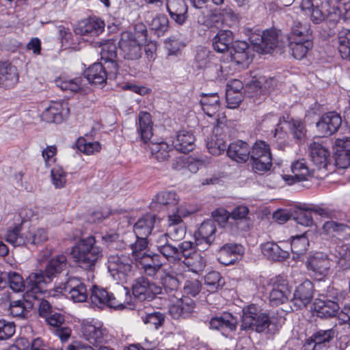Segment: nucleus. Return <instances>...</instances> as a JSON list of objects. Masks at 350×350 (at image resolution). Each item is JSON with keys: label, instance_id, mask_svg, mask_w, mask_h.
I'll return each mask as SVG.
<instances>
[{"label": "nucleus", "instance_id": "nucleus-1", "mask_svg": "<svg viewBox=\"0 0 350 350\" xmlns=\"http://www.w3.org/2000/svg\"><path fill=\"white\" fill-rule=\"evenodd\" d=\"M71 255L78 265L87 270H92L103 257V250L97 245L94 236L79 240L72 247Z\"/></svg>", "mask_w": 350, "mask_h": 350}, {"label": "nucleus", "instance_id": "nucleus-2", "mask_svg": "<svg viewBox=\"0 0 350 350\" xmlns=\"http://www.w3.org/2000/svg\"><path fill=\"white\" fill-rule=\"evenodd\" d=\"M242 312L241 329L271 334L276 332V325L272 322L269 316L256 305L251 304L244 307Z\"/></svg>", "mask_w": 350, "mask_h": 350}, {"label": "nucleus", "instance_id": "nucleus-3", "mask_svg": "<svg viewBox=\"0 0 350 350\" xmlns=\"http://www.w3.org/2000/svg\"><path fill=\"white\" fill-rule=\"evenodd\" d=\"M128 293V289L123 288L120 293L115 296L113 293L109 294L105 288L94 286L92 289L90 299L92 306L98 308H103L107 306L116 309H122L128 304V301L123 299Z\"/></svg>", "mask_w": 350, "mask_h": 350}, {"label": "nucleus", "instance_id": "nucleus-4", "mask_svg": "<svg viewBox=\"0 0 350 350\" xmlns=\"http://www.w3.org/2000/svg\"><path fill=\"white\" fill-rule=\"evenodd\" d=\"M132 262V260L126 255H110L107 267L114 280L126 283L133 276Z\"/></svg>", "mask_w": 350, "mask_h": 350}, {"label": "nucleus", "instance_id": "nucleus-5", "mask_svg": "<svg viewBox=\"0 0 350 350\" xmlns=\"http://www.w3.org/2000/svg\"><path fill=\"white\" fill-rule=\"evenodd\" d=\"M45 282L44 276L42 272L32 273L25 282L23 281V318L25 317V311L33 309L36 302H38V295L42 293L41 284Z\"/></svg>", "mask_w": 350, "mask_h": 350}, {"label": "nucleus", "instance_id": "nucleus-6", "mask_svg": "<svg viewBox=\"0 0 350 350\" xmlns=\"http://www.w3.org/2000/svg\"><path fill=\"white\" fill-rule=\"evenodd\" d=\"M250 41L254 49L260 53H270L279 45V33L275 29L252 33Z\"/></svg>", "mask_w": 350, "mask_h": 350}, {"label": "nucleus", "instance_id": "nucleus-7", "mask_svg": "<svg viewBox=\"0 0 350 350\" xmlns=\"http://www.w3.org/2000/svg\"><path fill=\"white\" fill-rule=\"evenodd\" d=\"M252 167L259 172L267 171L271 167V154L269 144L265 142H256L250 150Z\"/></svg>", "mask_w": 350, "mask_h": 350}, {"label": "nucleus", "instance_id": "nucleus-8", "mask_svg": "<svg viewBox=\"0 0 350 350\" xmlns=\"http://www.w3.org/2000/svg\"><path fill=\"white\" fill-rule=\"evenodd\" d=\"M142 45L131 32L124 31L119 41L120 55L126 60L136 61L142 55Z\"/></svg>", "mask_w": 350, "mask_h": 350}, {"label": "nucleus", "instance_id": "nucleus-9", "mask_svg": "<svg viewBox=\"0 0 350 350\" xmlns=\"http://www.w3.org/2000/svg\"><path fill=\"white\" fill-rule=\"evenodd\" d=\"M271 291L269 293V303L273 306H278L288 301L291 291L286 278L282 275H277L269 281Z\"/></svg>", "mask_w": 350, "mask_h": 350}, {"label": "nucleus", "instance_id": "nucleus-10", "mask_svg": "<svg viewBox=\"0 0 350 350\" xmlns=\"http://www.w3.org/2000/svg\"><path fill=\"white\" fill-rule=\"evenodd\" d=\"M161 286L144 276L136 278L132 284L133 294L139 301H151L161 294Z\"/></svg>", "mask_w": 350, "mask_h": 350}, {"label": "nucleus", "instance_id": "nucleus-11", "mask_svg": "<svg viewBox=\"0 0 350 350\" xmlns=\"http://www.w3.org/2000/svg\"><path fill=\"white\" fill-rule=\"evenodd\" d=\"M306 267L312 277L321 281L328 275L331 261L327 255L316 253L308 258Z\"/></svg>", "mask_w": 350, "mask_h": 350}, {"label": "nucleus", "instance_id": "nucleus-12", "mask_svg": "<svg viewBox=\"0 0 350 350\" xmlns=\"http://www.w3.org/2000/svg\"><path fill=\"white\" fill-rule=\"evenodd\" d=\"M342 119L336 111L323 113L317 122L318 131L323 135L328 136L336 133L340 127Z\"/></svg>", "mask_w": 350, "mask_h": 350}, {"label": "nucleus", "instance_id": "nucleus-13", "mask_svg": "<svg viewBox=\"0 0 350 350\" xmlns=\"http://www.w3.org/2000/svg\"><path fill=\"white\" fill-rule=\"evenodd\" d=\"M291 172L292 174L282 175L283 180L288 185L306 181L313 176V172L309 170L304 159L293 163L291 165Z\"/></svg>", "mask_w": 350, "mask_h": 350}, {"label": "nucleus", "instance_id": "nucleus-14", "mask_svg": "<svg viewBox=\"0 0 350 350\" xmlns=\"http://www.w3.org/2000/svg\"><path fill=\"white\" fill-rule=\"evenodd\" d=\"M215 232V221L207 219L203 221L194 234L196 245L201 246L204 244L206 247H202V249L206 250L214 241Z\"/></svg>", "mask_w": 350, "mask_h": 350}, {"label": "nucleus", "instance_id": "nucleus-15", "mask_svg": "<svg viewBox=\"0 0 350 350\" xmlns=\"http://www.w3.org/2000/svg\"><path fill=\"white\" fill-rule=\"evenodd\" d=\"M62 289L70 295V299L75 302H83L88 299L86 286L77 278H69Z\"/></svg>", "mask_w": 350, "mask_h": 350}, {"label": "nucleus", "instance_id": "nucleus-16", "mask_svg": "<svg viewBox=\"0 0 350 350\" xmlns=\"http://www.w3.org/2000/svg\"><path fill=\"white\" fill-rule=\"evenodd\" d=\"M314 295V285L309 280L300 284L295 291L293 302L297 309H301L310 304Z\"/></svg>", "mask_w": 350, "mask_h": 350}, {"label": "nucleus", "instance_id": "nucleus-17", "mask_svg": "<svg viewBox=\"0 0 350 350\" xmlns=\"http://www.w3.org/2000/svg\"><path fill=\"white\" fill-rule=\"evenodd\" d=\"M105 23L103 21L96 18H90L81 21L75 31L76 34L87 36L96 37L104 31Z\"/></svg>", "mask_w": 350, "mask_h": 350}, {"label": "nucleus", "instance_id": "nucleus-18", "mask_svg": "<svg viewBox=\"0 0 350 350\" xmlns=\"http://www.w3.org/2000/svg\"><path fill=\"white\" fill-rule=\"evenodd\" d=\"M177 298L175 303L169 307V313L175 319H185L189 317L195 308V302L189 297Z\"/></svg>", "mask_w": 350, "mask_h": 350}, {"label": "nucleus", "instance_id": "nucleus-19", "mask_svg": "<svg viewBox=\"0 0 350 350\" xmlns=\"http://www.w3.org/2000/svg\"><path fill=\"white\" fill-rule=\"evenodd\" d=\"M69 113L66 104L52 103L42 113V119L51 123H60Z\"/></svg>", "mask_w": 350, "mask_h": 350}, {"label": "nucleus", "instance_id": "nucleus-20", "mask_svg": "<svg viewBox=\"0 0 350 350\" xmlns=\"http://www.w3.org/2000/svg\"><path fill=\"white\" fill-rule=\"evenodd\" d=\"M167 10L170 17L179 25H183L188 17V8L185 0H166Z\"/></svg>", "mask_w": 350, "mask_h": 350}, {"label": "nucleus", "instance_id": "nucleus-21", "mask_svg": "<svg viewBox=\"0 0 350 350\" xmlns=\"http://www.w3.org/2000/svg\"><path fill=\"white\" fill-rule=\"evenodd\" d=\"M230 54L232 61L238 65L247 66L252 61L249 45L244 41H235L230 47Z\"/></svg>", "mask_w": 350, "mask_h": 350}, {"label": "nucleus", "instance_id": "nucleus-22", "mask_svg": "<svg viewBox=\"0 0 350 350\" xmlns=\"http://www.w3.org/2000/svg\"><path fill=\"white\" fill-rule=\"evenodd\" d=\"M287 247L288 243L286 242H280V245L274 242H267L261 245V250L263 255L271 260H283L289 257Z\"/></svg>", "mask_w": 350, "mask_h": 350}, {"label": "nucleus", "instance_id": "nucleus-23", "mask_svg": "<svg viewBox=\"0 0 350 350\" xmlns=\"http://www.w3.org/2000/svg\"><path fill=\"white\" fill-rule=\"evenodd\" d=\"M243 252V247L236 243H226L219 250L218 260L224 265H232L236 262L238 256Z\"/></svg>", "mask_w": 350, "mask_h": 350}, {"label": "nucleus", "instance_id": "nucleus-24", "mask_svg": "<svg viewBox=\"0 0 350 350\" xmlns=\"http://www.w3.org/2000/svg\"><path fill=\"white\" fill-rule=\"evenodd\" d=\"M227 154L237 163H245L250 158V146L247 143L241 140L232 142L228 146Z\"/></svg>", "mask_w": 350, "mask_h": 350}, {"label": "nucleus", "instance_id": "nucleus-25", "mask_svg": "<svg viewBox=\"0 0 350 350\" xmlns=\"http://www.w3.org/2000/svg\"><path fill=\"white\" fill-rule=\"evenodd\" d=\"M195 245L193 242L185 241L178 244V247L173 246L170 262L176 263L185 261L194 253Z\"/></svg>", "mask_w": 350, "mask_h": 350}, {"label": "nucleus", "instance_id": "nucleus-26", "mask_svg": "<svg viewBox=\"0 0 350 350\" xmlns=\"http://www.w3.org/2000/svg\"><path fill=\"white\" fill-rule=\"evenodd\" d=\"M210 327L223 332L226 329L234 331L237 325V319L229 312H224L220 316L213 317L209 322Z\"/></svg>", "mask_w": 350, "mask_h": 350}, {"label": "nucleus", "instance_id": "nucleus-27", "mask_svg": "<svg viewBox=\"0 0 350 350\" xmlns=\"http://www.w3.org/2000/svg\"><path fill=\"white\" fill-rule=\"evenodd\" d=\"M210 327L223 332L226 329L234 331L237 325V319L229 312H224L220 316L213 317L209 322Z\"/></svg>", "mask_w": 350, "mask_h": 350}, {"label": "nucleus", "instance_id": "nucleus-28", "mask_svg": "<svg viewBox=\"0 0 350 350\" xmlns=\"http://www.w3.org/2000/svg\"><path fill=\"white\" fill-rule=\"evenodd\" d=\"M152 126L150 114L146 111H140L138 115L137 132L144 143H147L153 135Z\"/></svg>", "mask_w": 350, "mask_h": 350}, {"label": "nucleus", "instance_id": "nucleus-29", "mask_svg": "<svg viewBox=\"0 0 350 350\" xmlns=\"http://www.w3.org/2000/svg\"><path fill=\"white\" fill-rule=\"evenodd\" d=\"M159 254H149L137 261L142 265L144 273L150 277H154L163 270V263L159 260Z\"/></svg>", "mask_w": 350, "mask_h": 350}, {"label": "nucleus", "instance_id": "nucleus-30", "mask_svg": "<svg viewBox=\"0 0 350 350\" xmlns=\"http://www.w3.org/2000/svg\"><path fill=\"white\" fill-rule=\"evenodd\" d=\"M233 34L230 30H219L213 38V49L218 53H225L230 49L232 45Z\"/></svg>", "mask_w": 350, "mask_h": 350}, {"label": "nucleus", "instance_id": "nucleus-31", "mask_svg": "<svg viewBox=\"0 0 350 350\" xmlns=\"http://www.w3.org/2000/svg\"><path fill=\"white\" fill-rule=\"evenodd\" d=\"M194 142L195 137L190 131L182 130L177 133L173 144L178 151L187 153L194 148Z\"/></svg>", "mask_w": 350, "mask_h": 350}, {"label": "nucleus", "instance_id": "nucleus-32", "mask_svg": "<svg viewBox=\"0 0 350 350\" xmlns=\"http://www.w3.org/2000/svg\"><path fill=\"white\" fill-rule=\"evenodd\" d=\"M19 76L15 67L7 63L0 64V85L10 88L17 83Z\"/></svg>", "mask_w": 350, "mask_h": 350}, {"label": "nucleus", "instance_id": "nucleus-33", "mask_svg": "<svg viewBox=\"0 0 350 350\" xmlns=\"http://www.w3.org/2000/svg\"><path fill=\"white\" fill-rule=\"evenodd\" d=\"M151 245L156 247L157 251L170 262L174 245L169 243L168 234H155L151 239Z\"/></svg>", "mask_w": 350, "mask_h": 350}, {"label": "nucleus", "instance_id": "nucleus-34", "mask_svg": "<svg viewBox=\"0 0 350 350\" xmlns=\"http://www.w3.org/2000/svg\"><path fill=\"white\" fill-rule=\"evenodd\" d=\"M154 217L151 215H147L139 219L133 227L136 238L147 239L154 227Z\"/></svg>", "mask_w": 350, "mask_h": 350}, {"label": "nucleus", "instance_id": "nucleus-35", "mask_svg": "<svg viewBox=\"0 0 350 350\" xmlns=\"http://www.w3.org/2000/svg\"><path fill=\"white\" fill-rule=\"evenodd\" d=\"M314 309L318 317L329 318L336 315L339 310V306L336 302L329 299H317L314 303Z\"/></svg>", "mask_w": 350, "mask_h": 350}, {"label": "nucleus", "instance_id": "nucleus-36", "mask_svg": "<svg viewBox=\"0 0 350 350\" xmlns=\"http://www.w3.org/2000/svg\"><path fill=\"white\" fill-rule=\"evenodd\" d=\"M88 81L90 83L102 84L106 82L107 74L105 68L101 63H94L85 71Z\"/></svg>", "mask_w": 350, "mask_h": 350}, {"label": "nucleus", "instance_id": "nucleus-37", "mask_svg": "<svg viewBox=\"0 0 350 350\" xmlns=\"http://www.w3.org/2000/svg\"><path fill=\"white\" fill-rule=\"evenodd\" d=\"M310 153L312 161L319 166H325L329 156V152L321 144L314 142L310 144Z\"/></svg>", "mask_w": 350, "mask_h": 350}, {"label": "nucleus", "instance_id": "nucleus-38", "mask_svg": "<svg viewBox=\"0 0 350 350\" xmlns=\"http://www.w3.org/2000/svg\"><path fill=\"white\" fill-rule=\"evenodd\" d=\"M204 112L208 116H213L219 109V96L217 93L204 94L200 99Z\"/></svg>", "mask_w": 350, "mask_h": 350}, {"label": "nucleus", "instance_id": "nucleus-39", "mask_svg": "<svg viewBox=\"0 0 350 350\" xmlns=\"http://www.w3.org/2000/svg\"><path fill=\"white\" fill-rule=\"evenodd\" d=\"M289 47L292 52V55L297 59H302L308 54V51L312 47L311 40H288Z\"/></svg>", "mask_w": 350, "mask_h": 350}, {"label": "nucleus", "instance_id": "nucleus-40", "mask_svg": "<svg viewBox=\"0 0 350 350\" xmlns=\"http://www.w3.org/2000/svg\"><path fill=\"white\" fill-rule=\"evenodd\" d=\"M206 13L201 11L196 14L198 23L206 27H218L221 24L220 12L206 10Z\"/></svg>", "mask_w": 350, "mask_h": 350}, {"label": "nucleus", "instance_id": "nucleus-41", "mask_svg": "<svg viewBox=\"0 0 350 350\" xmlns=\"http://www.w3.org/2000/svg\"><path fill=\"white\" fill-rule=\"evenodd\" d=\"M312 31L310 25L307 23L295 22L292 27L288 40H311Z\"/></svg>", "mask_w": 350, "mask_h": 350}, {"label": "nucleus", "instance_id": "nucleus-42", "mask_svg": "<svg viewBox=\"0 0 350 350\" xmlns=\"http://www.w3.org/2000/svg\"><path fill=\"white\" fill-rule=\"evenodd\" d=\"M67 265V259L64 255H58L53 258L45 268V275L51 278L61 273Z\"/></svg>", "mask_w": 350, "mask_h": 350}, {"label": "nucleus", "instance_id": "nucleus-43", "mask_svg": "<svg viewBox=\"0 0 350 350\" xmlns=\"http://www.w3.org/2000/svg\"><path fill=\"white\" fill-rule=\"evenodd\" d=\"M338 44L341 57L350 60V29H342L338 32Z\"/></svg>", "mask_w": 350, "mask_h": 350}, {"label": "nucleus", "instance_id": "nucleus-44", "mask_svg": "<svg viewBox=\"0 0 350 350\" xmlns=\"http://www.w3.org/2000/svg\"><path fill=\"white\" fill-rule=\"evenodd\" d=\"M286 122L288 125L290 133L292 134L295 139L299 142L304 140L306 136L307 130L304 122L299 119L291 118Z\"/></svg>", "mask_w": 350, "mask_h": 350}, {"label": "nucleus", "instance_id": "nucleus-45", "mask_svg": "<svg viewBox=\"0 0 350 350\" xmlns=\"http://www.w3.org/2000/svg\"><path fill=\"white\" fill-rule=\"evenodd\" d=\"M151 154L159 161H166L170 157V146L163 142L148 144Z\"/></svg>", "mask_w": 350, "mask_h": 350}, {"label": "nucleus", "instance_id": "nucleus-46", "mask_svg": "<svg viewBox=\"0 0 350 350\" xmlns=\"http://www.w3.org/2000/svg\"><path fill=\"white\" fill-rule=\"evenodd\" d=\"M101 50L100 52L101 59L105 62H111L116 67L115 60L117 57V46L116 43L112 40H107L100 45Z\"/></svg>", "mask_w": 350, "mask_h": 350}, {"label": "nucleus", "instance_id": "nucleus-47", "mask_svg": "<svg viewBox=\"0 0 350 350\" xmlns=\"http://www.w3.org/2000/svg\"><path fill=\"white\" fill-rule=\"evenodd\" d=\"M309 241L304 235H300L293 237L291 241V252L294 255L293 258H298L300 256L304 254L308 250Z\"/></svg>", "mask_w": 350, "mask_h": 350}, {"label": "nucleus", "instance_id": "nucleus-48", "mask_svg": "<svg viewBox=\"0 0 350 350\" xmlns=\"http://www.w3.org/2000/svg\"><path fill=\"white\" fill-rule=\"evenodd\" d=\"M150 29L157 36H163L169 29V20L164 14H159L149 23Z\"/></svg>", "mask_w": 350, "mask_h": 350}, {"label": "nucleus", "instance_id": "nucleus-49", "mask_svg": "<svg viewBox=\"0 0 350 350\" xmlns=\"http://www.w3.org/2000/svg\"><path fill=\"white\" fill-rule=\"evenodd\" d=\"M81 77H77L72 79L58 77L55 79V82L56 85L64 91L77 92L81 90Z\"/></svg>", "mask_w": 350, "mask_h": 350}, {"label": "nucleus", "instance_id": "nucleus-50", "mask_svg": "<svg viewBox=\"0 0 350 350\" xmlns=\"http://www.w3.org/2000/svg\"><path fill=\"white\" fill-rule=\"evenodd\" d=\"M86 339L92 344L101 342L103 337V330L94 325L88 324L85 325L83 331Z\"/></svg>", "mask_w": 350, "mask_h": 350}, {"label": "nucleus", "instance_id": "nucleus-51", "mask_svg": "<svg viewBox=\"0 0 350 350\" xmlns=\"http://www.w3.org/2000/svg\"><path fill=\"white\" fill-rule=\"evenodd\" d=\"M179 201V198L174 191H163L158 193L153 198V203L162 205H176Z\"/></svg>", "mask_w": 350, "mask_h": 350}, {"label": "nucleus", "instance_id": "nucleus-52", "mask_svg": "<svg viewBox=\"0 0 350 350\" xmlns=\"http://www.w3.org/2000/svg\"><path fill=\"white\" fill-rule=\"evenodd\" d=\"M206 147L211 154L217 156L226 150V144L222 138L213 135L208 139Z\"/></svg>", "mask_w": 350, "mask_h": 350}, {"label": "nucleus", "instance_id": "nucleus-53", "mask_svg": "<svg viewBox=\"0 0 350 350\" xmlns=\"http://www.w3.org/2000/svg\"><path fill=\"white\" fill-rule=\"evenodd\" d=\"M347 228V226L334 221H328L324 223L322 227V234L329 236L335 237L340 233L345 232Z\"/></svg>", "mask_w": 350, "mask_h": 350}, {"label": "nucleus", "instance_id": "nucleus-54", "mask_svg": "<svg viewBox=\"0 0 350 350\" xmlns=\"http://www.w3.org/2000/svg\"><path fill=\"white\" fill-rule=\"evenodd\" d=\"M77 149L88 155L100 152L101 145L98 142H87L84 138H79L76 142Z\"/></svg>", "mask_w": 350, "mask_h": 350}, {"label": "nucleus", "instance_id": "nucleus-55", "mask_svg": "<svg viewBox=\"0 0 350 350\" xmlns=\"http://www.w3.org/2000/svg\"><path fill=\"white\" fill-rule=\"evenodd\" d=\"M183 262L194 273H200L206 267V261L200 254L194 253Z\"/></svg>", "mask_w": 350, "mask_h": 350}, {"label": "nucleus", "instance_id": "nucleus-56", "mask_svg": "<svg viewBox=\"0 0 350 350\" xmlns=\"http://www.w3.org/2000/svg\"><path fill=\"white\" fill-rule=\"evenodd\" d=\"M202 162L199 160H196L193 158H178L176 163H173V168L176 170H180L183 167H186L192 173H196L199 170L200 165Z\"/></svg>", "mask_w": 350, "mask_h": 350}, {"label": "nucleus", "instance_id": "nucleus-57", "mask_svg": "<svg viewBox=\"0 0 350 350\" xmlns=\"http://www.w3.org/2000/svg\"><path fill=\"white\" fill-rule=\"evenodd\" d=\"M148 246V241L146 238H137L135 243L131 245L132 255L136 262L144 256L149 255L144 251Z\"/></svg>", "mask_w": 350, "mask_h": 350}, {"label": "nucleus", "instance_id": "nucleus-58", "mask_svg": "<svg viewBox=\"0 0 350 350\" xmlns=\"http://www.w3.org/2000/svg\"><path fill=\"white\" fill-rule=\"evenodd\" d=\"M335 332L333 329L326 330H319L315 332L311 337V340L314 342V349L322 344L329 342L334 338Z\"/></svg>", "mask_w": 350, "mask_h": 350}, {"label": "nucleus", "instance_id": "nucleus-59", "mask_svg": "<svg viewBox=\"0 0 350 350\" xmlns=\"http://www.w3.org/2000/svg\"><path fill=\"white\" fill-rule=\"evenodd\" d=\"M312 211L310 209L298 208L295 211L293 219L297 224L305 226H311L313 224Z\"/></svg>", "mask_w": 350, "mask_h": 350}, {"label": "nucleus", "instance_id": "nucleus-60", "mask_svg": "<svg viewBox=\"0 0 350 350\" xmlns=\"http://www.w3.org/2000/svg\"><path fill=\"white\" fill-rule=\"evenodd\" d=\"M163 272L165 273V275L163 277H161V279L162 284L163 286L164 289L167 292V291H169L170 293L174 292V293L172 295V296L174 297H177L176 294V293L180 294V293H178L177 291V289H178V285H179V282H178V279L169 273H165V271H163Z\"/></svg>", "mask_w": 350, "mask_h": 350}, {"label": "nucleus", "instance_id": "nucleus-61", "mask_svg": "<svg viewBox=\"0 0 350 350\" xmlns=\"http://www.w3.org/2000/svg\"><path fill=\"white\" fill-rule=\"evenodd\" d=\"M204 282L210 291L217 290L224 284L220 273L215 271H211L205 275Z\"/></svg>", "mask_w": 350, "mask_h": 350}, {"label": "nucleus", "instance_id": "nucleus-62", "mask_svg": "<svg viewBox=\"0 0 350 350\" xmlns=\"http://www.w3.org/2000/svg\"><path fill=\"white\" fill-rule=\"evenodd\" d=\"M52 183L55 188L61 189L65 187L66 183V174L62 167L57 166L51 171Z\"/></svg>", "mask_w": 350, "mask_h": 350}, {"label": "nucleus", "instance_id": "nucleus-63", "mask_svg": "<svg viewBox=\"0 0 350 350\" xmlns=\"http://www.w3.org/2000/svg\"><path fill=\"white\" fill-rule=\"evenodd\" d=\"M48 239L46 230L43 228H38L33 232H29L26 235V241L33 245L42 243Z\"/></svg>", "mask_w": 350, "mask_h": 350}, {"label": "nucleus", "instance_id": "nucleus-64", "mask_svg": "<svg viewBox=\"0 0 350 350\" xmlns=\"http://www.w3.org/2000/svg\"><path fill=\"white\" fill-rule=\"evenodd\" d=\"M165 314L160 312H155L146 314L143 317V322L145 324L152 325L155 329L163 326L165 322Z\"/></svg>", "mask_w": 350, "mask_h": 350}]
</instances>
